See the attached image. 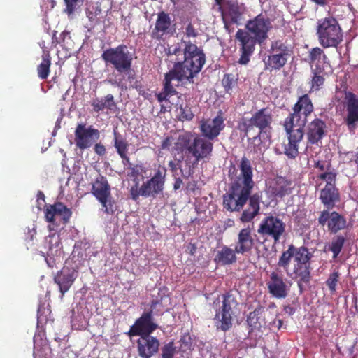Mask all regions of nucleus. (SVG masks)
<instances>
[{"mask_svg": "<svg viewBox=\"0 0 358 358\" xmlns=\"http://www.w3.org/2000/svg\"><path fill=\"white\" fill-rule=\"evenodd\" d=\"M273 55L268 57V65L275 69H280L287 62L290 50L282 41H278L271 45Z\"/></svg>", "mask_w": 358, "mask_h": 358, "instance_id": "obj_16", "label": "nucleus"}, {"mask_svg": "<svg viewBox=\"0 0 358 358\" xmlns=\"http://www.w3.org/2000/svg\"><path fill=\"white\" fill-rule=\"evenodd\" d=\"M171 25V19L168 14L164 12L158 13L155 23V30L156 34L162 36L166 33Z\"/></svg>", "mask_w": 358, "mask_h": 358, "instance_id": "obj_35", "label": "nucleus"}, {"mask_svg": "<svg viewBox=\"0 0 358 358\" xmlns=\"http://www.w3.org/2000/svg\"><path fill=\"white\" fill-rule=\"evenodd\" d=\"M176 150H185V153L192 155L193 159L188 157L180 164V172L184 178L190 177L199 160L208 157L213 150V143L201 137H192L189 134L180 135L176 143Z\"/></svg>", "mask_w": 358, "mask_h": 358, "instance_id": "obj_4", "label": "nucleus"}, {"mask_svg": "<svg viewBox=\"0 0 358 358\" xmlns=\"http://www.w3.org/2000/svg\"><path fill=\"white\" fill-rule=\"evenodd\" d=\"M37 201L38 203L40 202V201H45V196L41 192H39L38 193Z\"/></svg>", "mask_w": 358, "mask_h": 358, "instance_id": "obj_53", "label": "nucleus"}, {"mask_svg": "<svg viewBox=\"0 0 358 358\" xmlns=\"http://www.w3.org/2000/svg\"><path fill=\"white\" fill-rule=\"evenodd\" d=\"M101 203L102 208L107 214H113L117 210V206L115 201L113 199L111 194L104 197L103 199L99 200Z\"/></svg>", "mask_w": 358, "mask_h": 358, "instance_id": "obj_39", "label": "nucleus"}, {"mask_svg": "<svg viewBox=\"0 0 358 358\" xmlns=\"http://www.w3.org/2000/svg\"><path fill=\"white\" fill-rule=\"evenodd\" d=\"M94 151L99 155H103L106 153V148L103 145L96 143L94 146Z\"/></svg>", "mask_w": 358, "mask_h": 358, "instance_id": "obj_50", "label": "nucleus"}, {"mask_svg": "<svg viewBox=\"0 0 358 358\" xmlns=\"http://www.w3.org/2000/svg\"><path fill=\"white\" fill-rule=\"evenodd\" d=\"M346 116L345 122L350 131L355 130L358 123V96L348 92L345 94Z\"/></svg>", "mask_w": 358, "mask_h": 358, "instance_id": "obj_14", "label": "nucleus"}, {"mask_svg": "<svg viewBox=\"0 0 358 358\" xmlns=\"http://www.w3.org/2000/svg\"><path fill=\"white\" fill-rule=\"evenodd\" d=\"M322 73H319V71H315L314 73V76L312 78L311 81V91H317L319 90L320 88L323 85L324 82V78Z\"/></svg>", "mask_w": 358, "mask_h": 358, "instance_id": "obj_41", "label": "nucleus"}, {"mask_svg": "<svg viewBox=\"0 0 358 358\" xmlns=\"http://www.w3.org/2000/svg\"><path fill=\"white\" fill-rule=\"evenodd\" d=\"M166 169L164 166L159 165L155 170L154 176L144 182L138 191L131 189L132 197L136 199L140 195L145 197H155L164 189Z\"/></svg>", "mask_w": 358, "mask_h": 358, "instance_id": "obj_9", "label": "nucleus"}, {"mask_svg": "<svg viewBox=\"0 0 358 358\" xmlns=\"http://www.w3.org/2000/svg\"><path fill=\"white\" fill-rule=\"evenodd\" d=\"M318 222L324 226L327 222L328 229L332 233H336L346 227L347 222L345 217L337 212L329 213L324 210L321 213Z\"/></svg>", "mask_w": 358, "mask_h": 358, "instance_id": "obj_18", "label": "nucleus"}, {"mask_svg": "<svg viewBox=\"0 0 358 358\" xmlns=\"http://www.w3.org/2000/svg\"><path fill=\"white\" fill-rule=\"evenodd\" d=\"M261 196L259 194H255L249 199V206L243 212L240 220L242 222H248L257 216L259 211V203Z\"/></svg>", "mask_w": 358, "mask_h": 358, "instance_id": "obj_26", "label": "nucleus"}, {"mask_svg": "<svg viewBox=\"0 0 358 358\" xmlns=\"http://www.w3.org/2000/svg\"><path fill=\"white\" fill-rule=\"evenodd\" d=\"M175 352L176 348L174 347L173 342L171 341L163 347L162 357V358H173Z\"/></svg>", "mask_w": 358, "mask_h": 358, "instance_id": "obj_42", "label": "nucleus"}, {"mask_svg": "<svg viewBox=\"0 0 358 358\" xmlns=\"http://www.w3.org/2000/svg\"><path fill=\"white\" fill-rule=\"evenodd\" d=\"M338 280V273H331L329 278L327 280V285H328L329 289L331 292H334L336 290V286L337 285Z\"/></svg>", "mask_w": 358, "mask_h": 358, "instance_id": "obj_45", "label": "nucleus"}, {"mask_svg": "<svg viewBox=\"0 0 358 358\" xmlns=\"http://www.w3.org/2000/svg\"><path fill=\"white\" fill-rule=\"evenodd\" d=\"M66 5V11L68 13L69 15L71 14L74 10L75 6L76 4V2L78 0H64Z\"/></svg>", "mask_w": 358, "mask_h": 358, "instance_id": "obj_46", "label": "nucleus"}, {"mask_svg": "<svg viewBox=\"0 0 358 358\" xmlns=\"http://www.w3.org/2000/svg\"><path fill=\"white\" fill-rule=\"evenodd\" d=\"M142 358H145V357H142Z\"/></svg>", "mask_w": 358, "mask_h": 358, "instance_id": "obj_64", "label": "nucleus"}, {"mask_svg": "<svg viewBox=\"0 0 358 358\" xmlns=\"http://www.w3.org/2000/svg\"><path fill=\"white\" fill-rule=\"evenodd\" d=\"M347 155H348L350 158H351V157H354L353 152H348Z\"/></svg>", "mask_w": 358, "mask_h": 358, "instance_id": "obj_59", "label": "nucleus"}, {"mask_svg": "<svg viewBox=\"0 0 358 358\" xmlns=\"http://www.w3.org/2000/svg\"><path fill=\"white\" fill-rule=\"evenodd\" d=\"M222 82L227 90L232 88L233 79L230 78L229 75L225 76Z\"/></svg>", "mask_w": 358, "mask_h": 358, "instance_id": "obj_49", "label": "nucleus"}, {"mask_svg": "<svg viewBox=\"0 0 358 358\" xmlns=\"http://www.w3.org/2000/svg\"><path fill=\"white\" fill-rule=\"evenodd\" d=\"M255 312H254V313H250V315H249V317H248V320L251 319V317H252V316H255Z\"/></svg>", "mask_w": 358, "mask_h": 358, "instance_id": "obj_56", "label": "nucleus"}, {"mask_svg": "<svg viewBox=\"0 0 358 358\" xmlns=\"http://www.w3.org/2000/svg\"><path fill=\"white\" fill-rule=\"evenodd\" d=\"M311 255L307 248H295L289 245L288 249L280 256L278 265L284 268L287 276L298 280V285L301 287L303 283L310 280L309 260Z\"/></svg>", "mask_w": 358, "mask_h": 358, "instance_id": "obj_3", "label": "nucleus"}, {"mask_svg": "<svg viewBox=\"0 0 358 358\" xmlns=\"http://www.w3.org/2000/svg\"><path fill=\"white\" fill-rule=\"evenodd\" d=\"M159 346L158 339L148 335L141 336L138 341V351L141 357L150 358L157 352Z\"/></svg>", "mask_w": 358, "mask_h": 358, "instance_id": "obj_22", "label": "nucleus"}, {"mask_svg": "<svg viewBox=\"0 0 358 358\" xmlns=\"http://www.w3.org/2000/svg\"><path fill=\"white\" fill-rule=\"evenodd\" d=\"M254 243L251 229L249 227L242 229L238 234L237 242L235 246L237 254L244 255L250 252Z\"/></svg>", "mask_w": 358, "mask_h": 358, "instance_id": "obj_23", "label": "nucleus"}, {"mask_svg": "<svg viewBox=\"0 0 358 358\" xmlns=\"http://www.w3.org/2000/svg\"><path fill=\"white\" fill-rule=\"evenodd\" d=\"M42 57V62L37 68L38 76L41 79H46L50 73L51 60L48 52L44 53Z\"/></svg>", "mask_w": 358, "mask_h": 358, "instance_id": "obj_36", "label": "nucleus"}, {"mask_svg": "<svg viewBox=\"0 0 358 358\" xmlns=\"http://www.w3.org/2000/svg\"><path fill=\"white\" fill-rule=\"evenodd\" d=\"M336 174L334 172H325L318 174L316 183L322 186L325 183V187L320 193V199L322 203L327 208L334 206L336 201L338 200V193L335 188Z\"/></svg>", "mask_w": 358, "mask_h": 358, "instance_id": "obj_11", "label": "nucleus"}, {"mask_svg": "<svg viewBox=\"0 0 358 358\" xmlns=\"http://www.w3.org/2000/svg\"><path fill=\"white\" fill-rule=\"evenodd\" d=\"M182 50L180 45L171 46L169 48L170 57L176 56L177 62L173 68L165 76L164 92L159 93V102H171V99L176 94L174 87L180 81L192 82V79L201 71L206 62V56L201 48L196 45L182 40Z\"/></svg>", "mask_w": 358, "mask_h": 358, "instance_id": "obj_1", "label": "nucleus"}, {"mask_svg": "<svg viewBox=\"0 0 358 358\" xmlns=\"http://www.w3.org/2000/svg\"><path fill=\"white\" fill-rule=\"evenodd\" d=\"M178 101L176 103V115L181 121L191 120L194 114L185 100L181 96H177Z\"/></svg>", "mask_w": 358, "mask_h": 358, "instance_id": "obj_32", "label": "nucleus"}, {"mask_svg": "<svg viewBox=\"0 0 358 358\" xmlns=\"http://www.w3.org/2000/svg\"><path fill=\"white\" fill-rule=\"evenodd\" d=\"M101 58L106 64L112 65L117 72L126 73L130 71L133 57L127 47L120 45L103 51Z\"/></svg>", "mask_w": 358, "mask_h": 358, "instance_id": "obj_8", "label": "nucleus"}, {"mask_svg": "<svg viewBox=\"0 0 358 358\" xmlns=\"http://www.w3.org/2000/svg\"><path fill=\"white\" fill-rule=\"evenodd\" d=\"M173 3H176V0H171Z\"/></svg>", "mask_w": 358, "mask_h": 358, "instance_id": "obj_63", "label": "nucleus"}, {"mask_svg": "<svg viewBox=\"0 0 358 358\" xmlns=\"http://www.w3.org/2000/svg\"><path fill=\"white\" fill-rule=\"evenodd\" d=\"M269 293L277 299H285L289 291L290 285L284 279L283 275L272 272L267 282Z\"/></svg>", "mask_w": 358, "mask_h": 358, "instance_id": "obj_17", "label": "nucleus"}, {"mask_svg": "<svg viewBox=\"0 0 358 358\" xmlns=\"http://www.w3.org/2000/svg\"><path fill=\"white\" fill-rule=\"evenodd\" d=\"M172 138H165L162 143V149H169L170 146L172 143Z\"/></svg>", "mask_w": 358, "mask_h": 358, "instance_id": "obj_51", "label": "nucleus"}, {"mask_svg": "<svg viewBox=\"0 0 358 358\" xmlns=\"http://www.w3.org/2000/svg\"><path fill=\"white\" fill-rule=\"evenodd\" d=\"M314 167L318 169V171H321L322 173L330 172V164L327 161H314Z\"/></svg>", "mask_w": 358, "mask_h": 358, "instance_id": "obj_44", "label": "nucleus"}, {"mask_svg": "<svg viewBox=\"0 0 358 358\" xmlns=\"http://www.w3.org/2000/svg\"><path fill=\"white\" fill-rule=\"evenodd\" d=\"M324 123L319 119L314 120L308 125L307 136L312 143L318 142L324 135Z\"/></svg>", "mask_w": 358, "mask_h": 358, "instance_id": "obj_30", "label": "nucleus"}, {"mask_svg": "<svg viewBox=\"0 0 358 358\" xmlns=\"http://www.w3.org/2000/svg\"><path fill=\"white\" fill-rule=\"evenodd\" d=\"M240 169L242 182L234 184L230 192L224 196V206L230 211H238L243 208L254 186L250 162L242 158Z\"/></svg>", "mask_w": 358, "mask_h": 358, "instance_id": "obj_6", "label": "nucleus"}, {"mask_svg": "<svg viewBox=\"0 0 358 358\" xmlns=\"http://www.w3.org/2000/svg\"><path fill=\"white\" fill-rule=\"evenodd\" d=\"M185 34L186 36L188 38L190 37H195L196 36L197 34L194 27L192 24H189L185 29Z\"/></svg>", "mask_w": 358, "mask_h": 358, "instance_id": "obj_48", "label": "nucleus"}, {"mask_svg": "<svg viewBox=\"0 0 358 358\" xmlns=\"http://www.w3.org/2000/svg\"><path fill=\"white\" fill-rule=\"evenodd\" d=\"M157 328L153 322L152 313H145L138 318L129 329L128 334L133 336H150Z\"/></svg>", "mask_w": 358, "mask_h": 358, "instance_id": "obj_15", "label": "nucleus"}, {"mask_svg": "<svg viewBox=\"0 0 358 358\" xmlns=\"http://www.w3.org/2000/svg\"><path fill=\"white\" fill-rule=\"evenodd\" d=\"M236 248L232 249L228 246L224 245L220 250H217L215 257V262L221 265H229L235 263L237 260Z\"/></svg>", "mask_w": 358, "mask_h": 358, "instance_id": "obj_28", "label": "nucleus"}, {"mask_svg": "<svg viewBox=\"0 0 358 358\" xmlns=\"http://www.w3.org/2000/svg\"><path fill=\"white\" fill-rule=\"evenodd\" d=\"M77 278V271L73 268L64 266L55 277V282L59 286L62 297L66 292Z\"/></svg>", "mask_w": 358, "mask_h": 358, "instance_id": "obj_21", "label": "nucleus"}, {"mask_svg": "<svg viewBox=\"0 0 358 358\" xmlns=\"http://www.w3.org/2000/svg\"><path fill=\"white\" fill-rule=\"evenodd\" d=\"M309 57L312 66H315L314 71L319 73H322L325 67L329 65L326 55L320 48H312L309 52Z\"/></svg>", "mask_w": 358, "mask_h": 358, "instance_id": "obj_27", "label": "nucleus"}, {"mask_svg": "<svg viewBox=\"0 0 358 358\" xmlns=\"http://www.w3.org/2000/svg\"><path fill=\"white\" fill-rule=\"evenodd\" d=\"M169 166L171 167V169L172 170H173L175 168H176V164H175V162H173V161H171L169 163Z\"/></svg>", "mask_w": 358, "mask_h": 358, "instance_id": "obj_55", "label": "nucleus"}, {"mask_svg": "<svg viewBox=\"0 0 358 358\" xmlns=\"http://www.w3.org/2000/svg\"><path fill=\"white\" fill-rule=\"evenodd\" d=\"M92 194L99 201L110 194V187L103 176L98 177L92 185Z\"/></svg>", "mask_w": 358, "mask_h": 358, "instance_id": "obj_29", "label": "nucleus"}, {"mask_svg": "<svg viewBox=\"0 0 358 358\" xmlns=\"http://www.w3.org/2000/svg\"><path fill=\"white\" fill-rule=\"evenodd\" d=\"M71 215V210L62 203L51 205L45 211V220L48 222H53L57 217H61L62 220L66 222Z\"/></svg>", "mask_w": 358, "mask_h": 358, "instance_id": "obj_25", "label": "nucleus"}, {"mask_svg": "<svg viewBox=\"0 0 358 358\" xmlns=\"http://www.w3.org/2000/svg\"><path fill=\"white\" fill-rule=\"evenodd\" d=\"M93 109L96 111L107 110H113L115 108V103L112 94H108L101 99H95L92 102Z\"/></svg>", "mask_w": 358, "mask_h": 358, "instance_id": "obj_33", "label": "nucleus"}, {"mask_svg": "<svg viewBox=\"0 0 358 358\" xmlns=\"http://www.w3.org/2000/svg\"><path fill=\"white\" fill-rule=\"evenodd\" d=\"M145 173V168L140 165H136L132 169L131 175L133 176H138Z\"/></svg>", "mask_w": 358, "mask_h": 358, "instance_id": "obj_47", "label": "nucleus"}, {"mask_svg": "<svg viewBox=\"0 0 358 358\" xmlns=\"http://www.w3.org/2000/svg\"><path fill=\"white\" fill-rule=\"evenodd\" d=\"M182 184V180L180 178H178L174 184V189H178L180 187Z\"/></svg>", "mask_w": 358, "mask_h": 358, "instance_id": "obj_54", "label": "nucleus"}, {"mask_svg": "<svg viewBox=\"0 0 358 358\" xmlns=\"http://www.w3.org/2000/svg\"><path fill=\"white\" fill-rule=\"evenodd\" d=\"M292 182L283 177L271 179L267 182V192L275 197L282 198L292 193Z\"/></svg>", "mask_w": 358, "mask_h": 358, "instance_id": "obj_19", "label": "nucleus"}, {"mask_svg": "<svg viewBox=\"0 0 358 358\" xmlns=\"http://www.w3.org/2000/svg\"><path fill=\"white\" fill-rule=\"evenodd\" d=\"M45 243L48 248V255L52 257H59L62 253V245L59 234L55 233L49 235L45 238Z\"/></svg>", "mask_w": 358, "mask_h": 358, "instance_id": "obj_31", "label": "nucleus"}, {"mask_svg": "<svg viewBox=\"0 0 358 358\" xmlns=\"http://www.w3.org/2000/svg\"><path fill=\"white\" fill-rule=\"evenodd\" d=\"M272 117L268 109L263 108L255 113L250 120V124L246 127L248 133L252 126L258 127L261 131L269 127Z\"/></svg>", "mask_w": 358, "mask_h": 358, "instance_id": "obj_24", "label": "nucleus"}, {"mask_svg": "<svg viewBox=\"0 0 358 358\" xmlns=\"http://www.w3.org/2000/svg\"><path fill=\"white\" fill-rule=\"evenodd\" d=\"M247 29L255 37L242 29H239L236 34V38L241 42V57L238 63L247 64L250 61V57L252 54L256 41L261 43L267 37V32L270 28V22L264 17L258 15L253 20H250L246 24Z\"/></svg>", "mask_w": 358, "mask_h": 358, "instance_id": "obj_5", "label": "nucleus"}, {"mask_svg": "<svg viewBox=\"0 0 358 358\" xmlns=\"http://www.w3.org/2000/svg\"><path fill=\"white\" fill-rule=\"evenodd\" d=\"M224 119L220 112L213 119H208L201 122V131L203 135L208 139L216 138L224 128Z\"/></svg>", "mask_w": 358, "mask_h": 358, "instance_id": "obj_20", "label": "nucleus"}, {"mask_svg": "<svg viewBox=\"0 0 358 358\" xmlns=\"http://www.w3.org/2000/svg\"><path fill=\"white\" fill-rule=\"evenodd\" d=\"M162 301H169V299L168 297L167 298H164V299H162Z\"/></svg>", "mask_w": 358, "mask_h": 358, "instance_id": "obj_61", "label": "nucleus"}, {"mask_svg": "<svg viewBox=\"0 0 358 358\" xmlns=\"http://www.w3.org/2000/svg\"><path fill=\"white\" fill-rule=\"evenodd\" d=\"M101 8L97 3H92L87 8L86 15L90 24L86 26V28H87L89 31L99 22V16L101 15Z\"/></svg>", "mask_w": 358, "mask_h": 358, "instance_id": "obj_34", "label": "nucleus"}, {"mask_svg": "<svg viewBox=\"0 0 358 358\" xmlns=\"http://www.w3.org/2000/svg\"><path fill=\"white\" fill-rule=\"evenodd\" d=\"M278 323H279V327H280L282 325V321L281 320H278Z\"/></svg>", "mask_w": 358, "mask_h": 358, "instance_id": "obj_62", "label": "nucleus"}, {"mask_svg": "<svg viewBox=\"0 0 358 358\" xmlns=\"http://www.w3.org/2000/svg\"><path fill=\"white\" fill-rule=\"evenodd\" d=\"M217 3L219 4V5H221L222 3V2L224 1V0H215Z\"/></svg>", "mask_w": 358, "mask_h": 358, "instance_id": "obj_57", "label": "nucleus"}, {"mask_svg": "<svg viewBox=\"0 0 358 358\" xmlns=\"http://www.w3.org/2000/svg\"><path fill=\"white\" fill-rule=\"evenodd\" d=\"M229 14L231 16V20L233 22H237L241 15V11L239 10V8L237 4L232 3L230 5L229 8Z\"/></svg>", "mask_w": 358, "mask_h": 358, "instance_id": "obj_43", "label": "nucleus"}, {"mask_svg": "<svg viewBox=\"0 0 358 358\" xmlns=\"http://www.w3.org/2000/svg\"><path fill=\"white\" fill-rule=\"evenodd\" d=\"M237 305L238 302L233 295L227 294L223 296L222 306L216 310L214 318L217 329L225 331L231 327L234 310Z\"/></svg>", "mask_w": 358, "mask_h": 358, "instance_id": "obj_10", "label": "nucleus"}, {"mask_svg": "<svg viewBox=\"0 0 358 358\" xmlns=\"http://www.w3.org/2000/svg\"><path fill=\"white\" fill-rule=\"evenodd\" d=\"M226 18H227V14H223V20H224V22H226Z\"/></svg>", "mask_w": 358, "mask_h": 358, "instance_id": "obj_60", "label": "nucleus"}, {"mask_svg": "<svg viewBox=\"0 0 358 358\" xmlns=\"http://www.w3.org/2000/svg\"><path fill=\"white\" fill-rule=\"evenodd\" d=\"M100 137L98 129L92 126L86 127L84 124H78L75 130V143L81 150L91 147L94 142Z\"/></svg>", "mask_w": 358, "mask_h": 358, "instance_id": "obj_13", "label": "nucleus"}, {"mask_svg": "<svg viewBox=\"0 0 358 358\" xmlns=\"http://www.w3.org/2000/svg\"><path fill=\"white\" fill-rule=\"evenodd\" d=\"M285 223L278 217L270 215L262 220L257 232L263 237L278 243L285 232Z\"/></svg>", "mask_w": 358, "mask_h": 358, "instance_id": "obj_12", "label": "nucleus"}, {"mask_svg": "<svg viewBox=\"0 0 358 358\" xmlns=\"http://www.w3.org/2000/svg\"><path fill=\"white\" fill-rule=\"evenodd\" d=\"M317 36L323 48H336L343 41L341 26L337 20L331 16L317 21Z\"/></svg>", "mask_w": 358, "mask_h": 358, "instance_id": "obj_7", "label": "nucleus"}, {"mask_svg": "<svg viewBox=\"0 0 358 358\" xmlns=\"http://www.w3.org/2000/svg\"><path fill=\"white\" fill-rule=\"evenodd\" d=\"M320 6H324L327 4L328 0H310Z\"/></svg>", "mask_w": 358, "mask_h": 358, "instance_id": "obj_52", "label": "nucleus"}, {"mask_svg": "<svg viewBox=\"0 0 358 358\" xmlns=\"http://www.w3.org/2000/svg\"><path fill=\"white\" fill-rule=\"evenodd\" d=\"M293 113L287 117L284 123L288 143L285 145V154L289 158H295L299 153V143L303 136V127L306 118L313 110V106L308 95L301 96L294 106Z\"/></svg>", "mask_w": 358, "mask_h": 358, "instance_id": "obj_2", "label": "nucleus"}, {"mask_svg": "<svg viewBox=\"0 0 358 358\" xmlns=\"http://www.w3.org/2000/svg\"><path fill=\"white\" fill-rule=\"evenodd\" d=\"M115 147L117 150L120 156L123 159L129 161L127 156V143L120 135L115 132Z\"/></svg>", "mask_w": 358, "mask_h": 358, "instance_id": "obj_37", "label": "nucleus"}, {"mask_svg": "<svg viewBox=\"0 0 358 358\" xmlns=\"http://www.w3.org/2000/svg\"><path fill=\"white\" fill-rule=\"evenodd\" d=\"M158 304V302H153L152 303V308H155L157 306V305Z\"/></svg>", "mask_w": 358, "mask_h": 358, "instance_id": "obj_58", "label": "nucleus"}, {"mask_svg": "<svg viewBox=\"0 0 358 358\" xmlns=\"http://www.w3.org/2000/svg\"><path fill=\"white\" fill-rule=\"evenodd\" d=\"M261 131L259 134L253 137L250 142V148L256 153H261L265 149L266 145L263 144L260 137Z\"/></svg>", "mask_w": 358, "mask_h": 358, "instance_id": "obj_40", "label": "nucleus"}, {"mask_svg": "<svg viewBox=\"0 0 358 358\" xmlns=\"http://www.w3.org/2000/svg\"><path fill=\"white\" fill-rule=\"evenodd\" d=\"M345 243V238L342 236H337L333 238L329 250L333 252V257L336 258L341 252Z\"/></svg>", "mask_w": 358, "mask_h": 358, "instance_id": "obj_38", "label": "nucleus"}]
</instances>
